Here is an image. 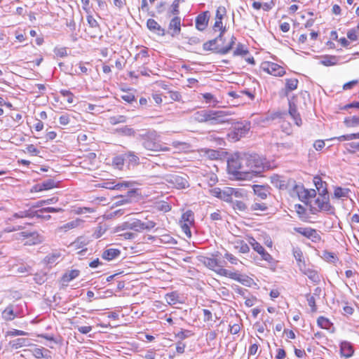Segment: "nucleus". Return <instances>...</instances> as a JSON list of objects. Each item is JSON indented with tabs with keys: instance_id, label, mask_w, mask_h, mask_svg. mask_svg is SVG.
Instances as JSON below:
<instances>
[{
	"instance_id": "nucleus-59",
	"label": "nucleus",
	"mask_w": 359,
	"mask_h": 359,
	"mask_svg": "<svg viewBox=\"0 0 359 359\" xmlns=\"http://www.w3.org/2000/svg\"><path fill=\"white\" fill-rule=\"evenodd\" d=\"M60 93L63 97L67 98V102L69 104H72L74 102V96L71 91L67 90H61Z\"/></svg>"
},
{
	"instance_id": "nucleus-38",
	"label": "nucleus",
	"mask_w": 359,
	"mask_h": 359,
	"mask_svg": "<svg viewBox=\"0 0 359 359\" xmlns=\"http://www.w3.org/2000/svg\"><path fill=\"white\" fill-rule=\"evenodd\" d=\"M80 274V271L77 269L71 270L67 273H65L62 276L63 282H70L74 278H77Z\"/></svg>"
},
{
	"instance_id": "nucleus-53",
	"label": "nucleus",
	"mask_w": 359,
	"mask_h": 359,
	"mask_svg": "<svg viewBox=\"0 0 359 359\" xmlns=\"http://www.w3.org/2000/svg\"><path fill=\"white\" fill-rule=\"evenodd\" d=\"M60 257V253L55 252V253H52V254L47 255L45 258V260L48 264H53L56 263V262L57 261V259Z\"/></svg>"
},
{
	"instance_id": "nucleus-62",
	"label": "nucleus",
	"mask_w": 359,
	"mask_h": 359,
	"mask_svg": "<svg viewBox=\"0 0 359 359\" xmlns=\"http://www.w3.org/2000/svg\"><path fill=\"white\" fill-rule=\"evenodd\" d=\"M193 334H194L192 333L191 331L188 330H181L180 332H179L176 334V337L181 340H184V339L192 336Z\"/></svg>"
},
{
	"instance_id": "nucleus-23",
	"label": "nucleus",
	"mask_w": 359,
	"mask_h": 359,
	"mask_svg": "<svg viewBox=\"0 0 359 359\" xmlns=\"http://www.w3.org/2000/svg\"><path fill=\"white\" fill-rule=\"evenodd\" d=\"M289 114L294 119V123L299 126H301L302 118L297 111L296 105L291 100H289Z\"/></svg>"
},
{
	"instance_id": "nucleus-32",
	"label": "nucleus",
	"mask_w": 359,
	"mask_h": 359,
	"mask_svg": "<svg viewBox=\"0 0 359 359\" xmlns=\"http://www.w3.org/2000/svg\"><path fill=\"white\" fill-rule=\"evenodd\" d=\"M116 131L117 133H118L121 135H125V136H128V137H135L137 135V131L128 126H125L116 128Z\"/></svg>"
},
{
	"instance_id": "nucleus-16",
	"label": "nucleus",
	"mask_w": 359,
	"mask_h": 359,
	"mask_svg": "<svg viewBox=\"0 0 359 359\" xmlns=\"http://www.w3.org/2000/svg\"><path fill=\"white\" fill-rule=\"evenodd\" d=\"M209 12L205 11L199 14L196 18V27L199 31H203L206 29L209 20Z\"/></svg>"
},
{
	"instance_id": "nucleus-6",
	"label": "nucleus",
	"mask_w": 359,
	"mask_h": 359,
	"mask_svg": "<svg viewBox=\"0 0 359 359\" xmlns=\"http://www.w3.org/2000/svg\"><path fill=\"white\" fill-rule=\"evenodd\" d=\"M165 180L171 187L178 189H185L189 186L186 175L182 176L177 174H172L167 175Z\"/></svg>"
},
{
	"instance_id": "nucleus-29",
	"label": "nucleus",
	"mask_w": 359,
	"mask_h": 359,
	"mask_svg": "<svg viewBox=\"0 0 359 359\" xmlns=\"http://www.w3.org/2000/svg\"><path fill=\"white\" fill-rule=\"evenodd\" d=\"M339 57L335 55H325L323 56L320 60V64L324 66H333L338 63Z\"/></svg>"
},
{
	"instance_id": "nucleus-4",
	"label": "nucleus",
	"mask_w": 359,
	"mask_h": 359,
	"mask_svg": "<svg viewBox=\"0 0 359 359\" xmlns=\"http://www.w3.org/2000/svg\"><path fill=\"white\" fill-rule=\"evenodd\" d=\"M151 139L148 138L145 141L142 142V146L144 149L154 151H169L170 149L168 147L162 146L159 142H157L158 135L155 131L154 133H151L150 136Z\"/></svg>"
},
{
	"instance_id": "nucleus-50",
	"label": "nucleus",
	"mask_w": 359,
	"mask_h": 359,
	"mask_svg": "<svg viewBox=\"0 0 359 359\" xmlns=\"http://www.w3.org/2000/svg\"><path fill=\"white\" fill-rule=\"evenodd\" d=\"M232 203H233V208L236 210H238V211H241V212H245V211L249 210L248 209V206L246 205V204L242 201H239V200H236L235 201H233Z\"/></svg>"
},
{
	"instance_id": "nucleus-54",
	"label": "nucleus",
	"mask_w": 359,
	"mask_h": 359,
	"mask_svg": "<svg viewBox=\"0 0 359 359\" xmlns=\"http://www.w3.org/2000/svg\"><path fill=\"white\" fill-rule=\"evenodd\" d=\"M306 300L308 302L309 306L311 307L312 312H316L317 311V306L316 305V299L313 295L310 294H307L306 295Z\"/></svg>"
},
{
	"instance_id": "nucleus-21",
	"label": "nucleus",
	"mask_w": 359,
	"mask_h": 359,
	"mask_svg": "<svg viewBox=\"0 0 359 359\" xmlns=\"http://www.w3.org/2000/svg\"><path fill=\"white\" fill-rule=\"evenodd\" d=\"M83 223V221L81 219L77 218L58 227L57 230L61 232H67L70 229H73L74 228L79 226Z\"/></svg>"
},
{
	"instance_id": "nucleus-9",
	"label": "nucleus",
	"mask_w": 359,
	"mask_h": 359,
	"mask_svg": "<svg viewBox=\"0 0 359 359\" xmlns=\"http://www.w3.org/2000/svg\"><path fill=\"white\" fill-rule=\"evenodd\" d=\"M222 273H223V276L228 277L234 280H236L245 286H250L253 282L252 278H250L247 275L241 274L237 272H232L231 271H222Z\"/></svg>"
},
{
	"instance_id": "nucleus-64",
	"label": "nucleus",
	"mask_w": 359,
	"mask_h": 359,
	"mask_svg": "<svg viewBox=\"0 0 359 359\" xmlns=\"http://www.w3.org/2000/svg\"><path fill=\"white\" fill-rule=\"evenodd\" d=\"M226 11L225 7L224 6H219L216 11V19L218 20H222L224 16L226 15Z\"/></svg>"
},
{
	"instance_id": "nucleus-22",
	"label": "nucleus",
	"mask_w": 359,
	"mask_h": 359,
	"mask_svg": "<svg viewBox=\"0 0 359 359\" xmlns=\"http://www.w3.org/2000/svg\"><path fill=\"white\" fill-rule=\"evenodd\" d=\"M340 351L341 355L348 358L351 357L354 353L353 348L351 343L348 341H342L340 344Z\"/></svg>"
},
{
	"instance_id": "nucleus-42",
	"label": "nucleus",
	"mask_w": 359,
	"mask_h": 359,
	"mask_svg": "<svg viewBox=\"0 0 359 359\" xmlns=\"http://www.w3.org/2000/svg\"><path fill=\"white\" fill-rule=\"evenodd\" d=\"M160 243L162 244H168L173 245L177 244V241L169 234L161 235L159 238Z\"/></svg>"
},
{
	"instance_id": "nucleus-12",
	"label": "nucleus",
	"mask_w": 359,
	"mask_h": 359,
	"mask_svg": "<svg viewBox=\"0 0 359 359\" xmlns=\"http://www.w3.org/2000/svg\"><path fill=\"white\" fill-rule=\"evenodd\" d=\"M262 69L268 74L275 76H282L285 73L283 67L276 63L271 62L262 63Z\"/></svg>"
},
{
	"instance_id": "nucleus-57",
	"label": "nucleus",
	"mask_w": 359,
	"mask_h": 359,
	"mask_svg": "<svg viewBox=\"0 0 359 359\" xmlns=\"http://www.w3.org/2000/svg\"><path fill=\"white\" fill-rule=\"evenodd\" d=\"M156 208L160 211L167 212L171 210V206L170 205V204L168 203L165 202V201H161L156 204Z\"/></svg>"
},
{
	"instance_id": "nucleus-47",
	"label": "nucleus",
	"mask_w": 359,
	"mask_h": 359,
	"mask_svg": "<svg viewBox=\"0 0 359 359\" xmlns=\"http://www.w3.org/2000/svg\"><path fill=\"white\" fill-rule=\"evenodd\" d=\"M109 120L111 124L116 125L118 123H126L127 121V117L123 115H117L111 116Z\"/></svg>"
},
{
	"instance_id": "nucleus-49",
	"label": "nucleus",
	"mask_w": 359,
	"mask_h": 359,
	"mask_svg": "<svg viewBox=\"0 0 359 359\" xmlns=\"http://www.w3.org/2000/svg\"><path fill=\"white\" fill-rule=\"evenodd\" d=\"M344 124L347 127H355L359 126V117L351 116L344 119Z\"/></svg>"
},
{
	"instance_id": "nucleus-55",
	"label": "nucleus",
	"mask_w": 359,
	"mask_h": 359,
	"mask_svg": "<svg viewBox=\"0 0 359 359\" xmlns=\"http://www.w3.org/2000/svg\"><path fill=\"white\" fill-rule=\"evenodd\" d=\"M312 230H313V229L310 228V227H306V228L296 227V228H294V231L296 232L302 234V236H305L307 238H309L310 233Z\"/></svg>"
},
{
	"instance_id": "nucleus-13",
	"label": "nucleus",
	"mask_w": 359,
	"mask_h": 359,
	"mask_svg": "<svg viewBox=\"0 0 359 359\" xmlns=\"http://www.w3.org/2000/svg\"><path fill=\"white\" fill-rule=\"evenodd\" d=\"M201 262L206 267L214 271L217 274L222 276L223 273H222V271L227 270L224 269L223 265L221 264V262L215 258L203 257V259H201Z\"/></svg>"
},
{
	"instance_id": "nucleus-30",
	"label": "nucleus",
	"mask_w": 359,
	"mask_h": 359,
	"mask_svg": "<svg viewBox=\"0 0 359 359\" xmlns=\"http://www.w3.org/2000/svg\"><path fill=\"white\" fill-rule=\"evenodd\" d=\"M33 355L37 358L50 359V351L44 348H36L33 350Z\"/></svg>"
},
{
	"instance_id": "nucleus-17",
	"label": "nucleus",
	"mask_w": 359,
	"mask_h": 359,
	"mask_svg": "<svg viewBox=\"0 0 359 359\" xmlns=\"http://www.w3.org/2000/svg\"><path fill=\"white\" fill-rule=\"evenodd\" d=\"M88 243V241L86 238L80 236L71 244V247L75 250L81 249L78 252V255L80 256H83L86 255L87 251V248H84V247L87 245Z\"/></svg>"
},
{
	"instance_id": "nucleus-48",
	"label": "nucleus",
	"mask_w": 359,
	"mask_h": 359,
	"mask_svg": "<svg viewBox=\"0 0 359 359\" xmlns=\"http://www.w3.org/2000/svg\"><path fill=\"white\" fill-rule=\"evenodd\" d=\"M232 198L235 197L236 198H245L247 197V191L243 189H236L232 188Z\"/></svg>"
},
{
	"instance_id": "nucleus-11",
	"label": "nucleus",
	"mask_w": 359,
	"mask_h": 359,
	"mask_svg": "<svg viewBox=\"0 0 359 359\" xmlns=\"http://www.w3.org/2000/svg\"><path fill=\"white\" fill-rule=\"evenodd\" d=\"M131 221V230L136 232H142L143 231H149L154 228L156 223L153 221L142 222L138 219H132Z\"/></svg>"
},
{
	"instance_id": "nucleus-37",
	"label": "nucleus",
	"mask_w": 359,
	"mask_h": 359,
	"mask_svg": "<svg viewBox=\"0 0 359 359\" xmlns=\"http://www.w3.org/2000/svg\"><path fill=\"white\" fill-rule=\"evenodd\" d=\"M41 242V237L36 231H33L29 238L25 242V245H33L39 244Z\"/></svg>"
},
{
	"instance_id": "nucleus-19",
	"label": "nucleus",
	"mask_w": 359,
	"mask_h": 359,
	"mask_svg": "<svg viewBox=\"0 0 359 359\" xmlns=\"http://www.w3.org/2000/svg\"><path fill=\"white\" fill-rule=\"evenodd\" d=\"M169 30L172 36L180 34L181 32V18L178 16L174 17L169 23Z\"/></svg>"
},
{
	"instance_id": "nucleus-44",
	"label": "nucleus",
	"mask_w": 359,
	"mask_h": 359,
	"mask_svg": "<svg viewBox=\"0 0 359 359\" xmlns=\"http://www.w3.org/2000/svg\"><path fill=\"white\" fill-rule=\"evenodd\" d=\"M268 209L267 205L264 203H260V202H255L252 203L249 209V210L251 211H260L264 212L266 211Z\"/></svg>"
},
{
	"instance_id": "nucleus-8",
	"label": "nucleus",
	"mask_w": 359,
	"mask_h": 359,
	"mask_svg": "<svg viewBox=\"0 0 359 359\" xmlns=\"http://www.w3.org/2000/svg\"><path fill=\"white\" fill-rule=\"evenodd\" d=\"M212 196L225 202L233 203L231 187H225L223 189L215 187L210 190Z\"/></svg>"
},
{
	"instance_id": "nucleus-39",
	"label": "nucleus",
	"mask_w": 359,
	"mask_h": 359,
	"mask_svg": "<svg viewBox=\"0 0 359 359\" xmlns=\"http://www.w3.org/2000/svg\"><path fill=\"white\" fill-rule=\"evenodd\" d=\"M194 222V213L191 210H187L182 215L180 223H186L187 224H193Z\"/></svg>"
},
{
	"instance_id": "nucleus-14",
	"label": "nucleus",
	"mask_w": 359,
	"mask_h": 359,
	"mask_svg": "<svg viewBox=\"0 0 359 359\" xmlns=\"http://www.w3.org/2000/svg\"><path fill=\"white\" fill-rule=\"evenodd\" d=\"M19 316L17 306L15 304H9L1 313L2 318L6 321H11Z\"/></svg>"
},
{
	"instance_id": "nucleus-26",
	"label": "nucleus",
	"mask_w": 359,
	"mask_h": 359,
	"mask_svg": "<svg viewBox=\"0 0 359 359\" xmlns=\"http://www.w3.org/2000/svg\"><path fill=\"white\" fill-rule=\"evenodd\" d=\"M222 47L221 45L217 44V39H215L204 43L203 46V50H211L217 53H219Z\"/></svg>"
},
{
	"instance_id": "nucleus-25",
	"label": "nucleus",
	"mask_w": 359,
	"mask_h": 359,
	"mask_svg": "<svg viewBox=\"0 0 359 359\" xmlns=\"http://www.w3.org/2000/svg\"><path fill=\"white\" fill-rule=\"evenodd\" d=\"M114 182H106L105 186L104 187L109 189H116V190H121L123 187H133L135 184L134 182L130 181H125L123 182L117 183L116 184H114Z\"/></svg>"
},
{
	"instance_id": "nucleus-35",
	"label": "nucleus",
	"mask_w": 359,
	"mask_h": 359,
	"mask_svg": "<svg viewBox=\"0 0 359 359\" xmlns=\"http://www.w3.org/2000/svg\"><path fill=\"white\" fill-rule=\"evenodd\" d=\"M154 132L155 130H152L142 129L137 131V135L135 137L143 142V141H145L148 138L151 139L150 136L151 135V133H154Z\"/></svg>"
},
{
	"instance_id": "nucleus-46",
	"label": "nucleus",
	"mask_w": 359,
	"mask_h": 359,
	"mask_svg": "<svg viewBox=\"0 0 359 359\" xmlns=\"http://www.w3.org/2000/svg\"><path fill=\"white\" fill-rule=\"evenodd\" d=\"M124 161H126L123 154L117 156H115L113 158L112 163L113 165L117 168L118 169H122Z\"/></svg>"
},
{
	"instance_id": "nucleus-18",
	"label": "nucleus",
	"mask_w": 359,
	"mask_h": 359,
	"mask_svg": "<svg viewBox=\"0 0 359 359\" xmlns=\"http://www.w3.org/2000/svg\"><path fill=\"white\" fill-rule=\"evenodd\" d=\"M290 194L292 196L297 195L302 202H306V201L308 200V190L305 189L302 184H297L296 183Z\"/></svg>"
},
{
	"instance_id": "nucleus-20",
	"label": "nucleus",
	"mask_w": 359,
	"mask_h": 359,
	"mask_svg": "<svg viewBox=\"0 0 359 359\" xmlns=\"http://www.w3.org/2000/svg\"><path fill=\"white\" fill-rule=\"evenodd\" d=\"M313 182L319 195H328L327 183L322 180L321 177L316 176L313 178Z\"/></svg>"
},
{
	"instance_id": "nucleus-36",
	"label": "nucleus",
	"mask_w": 359,
	"mask_h": 359,
	"mask_svg": "<svg viewBox=\"0 0 359 359\" xmlns=\"http://www.w3.org/2000/svg\"><path fill=\"white\" fill-rule=\"evenodd\" d=\"M298 83L299 81L297 79H286L285 95H287L289 91L295 90L297 88Z\"/></svg>"
},
{
	"instance_id": "nucleus-24",
	"label": "nucleus",
	"mask_w": 359,
	"mask_h": 359,
	"mask_svg": "<svg viewBox=\"0 0 359 359\" xmlns=\"http://www.w3.org/2000/svg\"><path fill=\"white\" fill-rule=\"evenodd\" d=\"M147 25L149 30L156 32L161 36L165 35V29H163L155 20L149 19L147 22Z\"/></svg>"
},
{
	"instance_id": "nucleus-60",
	"label": "nucleus",
	"mask_w": 359,
	"mask_h": 359,
	"mask_svg": "<svg viewBox=\"0 0 359 359\" xmlns=\"http://www.w3.org/2000/svg\"><path fill=\"white\" fill-rule=\"evenodd\" d=\"M57 201V198H55V197H53V198H48L46 200H41V201H39L36 203V204L34 205V207H41L43 205H46V204H53V203H55Z\"/></svg>"
},
{
	"instance_id": "nucleus-45",
	"label": "nucleus",
	"mask_w": 359,
	"mask_h": 359,
	"mask_svg": "<svg viewBox=\"0 0 359 359\" xmlns=\"http://www.w3.org/2000/svg\"><path fill=\"white\" fill-rule=\"evenodd\" d=\"M317 323L320 327L326 330H328L330 325H332L328 318L323 316L318 317L317 320Z\"/></svg>"
},
{
	"instance_id": "nucleus-1",
	"label": "nucleus",
	"mask_w": 359,
	"mask_h": 359,
	"mask_svg": "<svg viewBox=\"0 0 359 359\" xmlns=\"http://www.w3.org/2000/svg\"><path fill=\"white\" fill-rule=\"evenodd\" d=\"M245 153L235 154L227 161L229 174L236 180H250Z\"/></svg>"
},
{
	"instance_id": "nucleus-52",
	"label": "nucleus",
	"mask_w": 359,
	"mask_h": 359,
	"mask_svg": "<svg viewBox=\"0 0 359 359\" xmlns=\"http://www.w3.org/2000/svg\"><path fill=\"white\" fill-rule=\"evenodd\" d=\"M179 296L176 292H171L165 295V300L170 305L175 304L178 302Z\"/></svg>"
},
{
	"instance_id": "nucleus-10",
	"label": "nucleus",
	"mask_w": 359,
	"mask_h": 359,
	"mask_svg": "<svg viewBox=\"0 0 359 359\" xmlns=\"http://www.w3.org/2000/svg\"><path fill=\"white\" fill-rule=\"evenodd\" d=\"M248 243L252 247L253 250L261 255L263 260L267 262L269 264L273 263V258L272 256L268 253L264 247L261 245V244L259 243L254 238H249Z\"/></svg>"
},
{
	"instance_id": "nucleus-41",
	"label": "nucleus",
	"mask_w": 359,
	"mask_h": 359,
	"mask_svg": "<svg viewBox=\"0 0 359 359\" xmlns=\"http://www.w3.org/2000/svg\"><path fill=\"white\" fill-rule=\"evenodd\" d=\"M125 160L130 163L138 164L139 157L133 151H128L123 154Z\"/></svg>"
},
{
	"instance_id": "nucleus-61",
	"label": "nucleus",
	"mask_w": 359,
	"mask_h": 359,
	"mask_svg": "<svg viewBox=\"0 0 359 359\" xmlns=\"http://www.w3.org/2000/svg\"><path fill=\"white\" fill-rule=\"evenodd\" d=\"M13 217L14 218L33 217V213L29 210L20 211L15 213Z\"/></svg>"
},
{
	"instance_id": "nucleus-33",
	"label": "nucleus",
	"mask_w": 359,
	"mask_h": 359,
	"mask_svg": "<svg viewBox=\"0 0 359 359\" xmlns=\"http://www.w3.org/2000/svg\"><path fill=\"white\" fill-rule=\"evenodd\" d=\"M55 185V182L53 180H48L43 182L42 183L38 184L35 186L34 189L36 191H41L43 190H48L53 188Z\"/></svg>"
},
{
	"instance_id": "nucleus-56",
	"label": "nucleus",
	"mask_w": 359,
	"mask_h": 359,
	"mask_svg": "<svg viewBox=\"0 0 359 359\" xmlns=\"http://www.w3.org/2000/svg\"><path fill=\"white\" fill-rule=\"evenodd\" d=\"M345 148L349 153H355L359 151V142H351L345 144Z\"/></svg>"
},
{
	"instance_id": "nucleus-63",
	"label": "nucleus",
	"mask_w": 359,
	"mask_h": 359,
	"mask_svg": "<svg viewBox=\"0 0 359 359\" xmlns=\"http://www.w3.org/2000/svg\"><path fill=\"white\" fill-rule=\"evenodd\" d=\"M121 97L128 103H131L133 101L135 100V95L130 92H124V93L121 96Z\"/></svg>"
},
{
	"instance_id": "nucleus-7",
	"label": "nucleus",
	"mask_w": 359,
	"mask_h": 359,
	"mask_svg": "<svg viewBox=\"0 0 359 359\" xmlns=\"http://www.w3.org/2000/svg\"><path fill=\"white\" fill-rule=\"evenodd\" d=\"M250 128V124L248 122L238 123L233 127V130L229 134V136L234 139L236 141L239 140L241 137L245 136Z\"/></svg>"
},
{
	"instance_id": "nucleus-40",
	"label": "nucleus",
	"mask_w": 359,
	"mask_h": 359,
	"mask_svg": "<svg viewBox=\"0 0 359 359\" xmlns=\"http://www.w3.org/2000/svg\"><path fill=\"white\" fill-rule=\"evenodd\" d=\"M234 248L241 253H247L250 251V248L243 241H237L235 242Z\"/></svg>"
},
{
	"instance_id": "nucleus-3",
	"label": "nucleus",
	"mask_w": 359,
	"mask_h": 359,
	"mask_svg": "<svg viewBox=\"0 0 359 359\" xmlns=\"http://www.w3.org/2000/svg\"><path fill=\"white\" fill-rule=\"evenodd\" d=\"M270 182L275 187L280 190H289L290 192L296 184L294 180L276 174L270 177Z\"/></svg>"
},
{
	"instance_id": "nucleus-15",
	"label": "nucleus",
	"mask_w": 359,
	"mask_h": 359,
	"mask_svg": "<svg viewBox=\"0 0 359 359\" xmlns=\"http://www.w3.org/2000/svg\"><path fill=\"white\" fill-rule=\"evenodd\" d=\"M315 204L321 211L329 212L333 209L330 203L328 195H319L315 201Z\"/></svg>"
},
{
	"instance_id": "nucleus-58",
	"label": "nucleus",
	"mask_w": 359,
	"mask_h": 359,
	"mask_svg": "<svg viewBox=\"0 0 359 359\" xmlns=\"http://www.w3.org/2000/svg\"><path fill=\"white\" fill-rule=\"evenodd\" d=\"M248 53V50L245 48V46L239 43L238 44L236 48L233 51V55H245Z\"/></svg>"
},
{
	"instance_id": "nucleus-28",
	"label": "nucleus",
	"mask_w": 359,
	"mask_h": 359,
	"mask_svg": "<svg viewBox=\"0 0 359 359\" xmlns=\"http://www.w3.org/2000/svg\"><path fill=\"white\" fill-rule=\"evenodd\" d=\"M9 345L13 349H18L24 346H29L31 345L29 340L25 338H18L12 340L9 342Z\"/></svg>"
},
{
	"instance_id": "nucleus-27",
	"label": "nucleus",
	"mask_w": 359,
	"mask_h": 359,
	"mask_svg": "<svg viewBox=\"0 0 359 359\" xmlns=\"http://www.w3.org/2000/svg\"><path fill=\"white\" fill-rule=\"evenodd\" d=\"M121 254V251L118 249L109 248L105 250L102 255V257L107 261H111L118 257Z\"/></svg>"
},
{
	"instance_id": "nucleus-2",
	"label": "nucleus",
	"mask_w": 359,
	"mask_h": 359,
	"mask_svg": "<svg viewBox=\"0 0 359 359\" xmlns=\"http://www.w3.org/2000/svg\"><path fill=\"white\" fill-rule=\"evenodd\" d=\"M246 160L248 162V171L250 172L249 179L251 180L252 178L257 177L260 173L264 171L266 167L264 158L259 155L254 154H245Z\"/></svg>"
},
{
	"instance_id": "nucleus-43",
	"label": "nucleus",
	"mask_w": 359,
	"mask_h": 359,
	"mask_svg": "<svg viewBox=\"0 0 359 359\" xmlns=\"http://www.w3.org/2000/svg\"><path fill=\"white\" fill-rule=\"evenodd\" d=\"M349 191L348 189L337 187L334 191V196L336 198H346L348 197Z\"/></svg>"
},
{
	"instance_id": "nucleus-51",
	"label": "nucleus",
	"mask_w": 359,
	"mask_h": 359,
	"mask_svg": "<svg viewBox=\"0 0 359 359\" xmlns=\"http://www.w3.org/2000/svg\"><path fill=\"white\" fill-rule=\"evenodd\" d=\"M236 38L234 36H232L231 38V41H230L229 44L226 46H223L222 49H221L219 51V54L225 55V54L228 53L233 48V46L236 43Z\"/></svg>"
},
{
	"instance_id": "nucleus-31",
	"label": "nucleus",
	"mask_w": 359,
	"mask_h": 359,
	"mask_svg": "<svg viewBox=\"0 0 359 359\" xmlns=\"http://www.w3.org/2000/svg\"><path fill=\"white\" fill-rule=\"evenodd\" d=\"M253 190L255 194H256L261 199L266 198L268 194H269L268 189L262 185H254Z\"/></svg>"
},
{
	"instance_id": "nucleus-5",
	"label": "nucleus",
	"mask_w": 359,
	"mask_h": 359,
	"mask_svg": "<svg viewBox=\"0 0 359 359\" xmlns=\"http://www.w3.org/2000/svg\"><path fill=\"white\" fill-rule=\"evenodd\" d=\"M208 123L211 125L222 124L229 122V113L222 110H210Z\"/></svg>"
},
{
	"instance_id": "nucleus-34",
	"label": "nucleus",
	"mask_w": 359,
	"mask_h": 359,
	"mask_svg": "<svg viewBox=\"0 0 359 359\" xmlns=\"http://www.w3.org/2000/svg\"><path fill=\"white\" fill-rule=\"evenodd\" d=\"M210 110L198 111L194 114V119L198 122H208Z\"/></svg>"
}]
</instances>
